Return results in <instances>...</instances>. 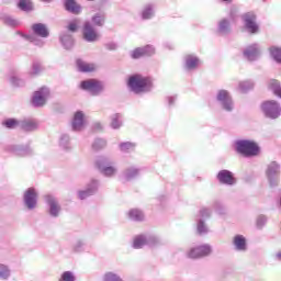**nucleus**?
I'll return each instance as SVG.
<instances>
[{
	"label": "nucleus",
	"instance_id": "f257e3e1",
	"mask_svg": "<svg viewBox=\"0 0 281 281\" xmlns=\"http://www.w3.org/2000/svg\"><path fill=\"white\" fill-rule=\"evenodd\" d=\"M127 89L135 95H142V93H150L153 91V79L142 74H134L127 78Z\"/></svg>",
	"mask_w": 281,
	"mask_h": 281
},
{
	"label": "nucleus",
	"instance_id": "f03ea898",
	"mask_svg": "<svg viewBox=\"0 0 281 281\" xmlns=\"http://www.w3.org/2000/svg\"><path fill=\"white\" fill-rule=\"evenodd\" d=\"M234 150L243 157H258L260 146L258 143L249 139H237L234 142Z\"/></svg>",
	"mask_w": 281,
	"mask_h": 281
},
{
	"label": "nucleus",
	"instance_id": "7ed1b4c3",
	"mask_svg": "<svg viewBox=\"0 0 281 281\" xmlns=\"http://www.w3.org/2000/svg\"><path fill=\"white\" fill-rule=\"evenodd\" d=\"M94 166L103 177L109 179L117 175V167L113 166V161L106 156H98L94 160Z\"/></svg>",
	"mask_w": 281,
	"mask_h": 281
},
{
	"label": "nucleus",
	"instance_id": "20e7f679",
	"mask_svg": "<svg viewBox=\"0 0 281 281\" xmlns=\"http://www.w3.org/2000/svg\"><path fill=\"white\" fill-rule=\"evenodd\" d=\"M241 21L248 34H258L260 32V25H258V15H256V12L248 11L241 14Z\"/></svg>",
	"mask_w": 281,
	"mask_h": 281
},
{
	"label": "nucleus",
	"instance_id": "39448f33",
	"mask_svg": "<svg viewBox=\"0 0 281 281\" xmlns=\"http://www.w3.org/2000/svg\"><path fill=\"white\" fill-rule=\"evenodd\" d=\"M215 100L217 104L226 111L227 113H232L234 111V98H232V93L225 89L217 90Z\"/></svg>",
	"mask_w": 281,
	"mask_h": 281
},
{
	"label": "nucleus",
	"instance_id": "423d86ee",
	"mask_svg": "<svg viewBox=\"0 0 281 281\" xmlns=\"http://www.w3.org/2000/svg\"><path fill=\"white\" fill-rule=\"evenodd\" d=\"M261 111L268 120H278L281 115V105L274 100L265 101L261 104Z\"/></svg>",
	"mask_w": 281,
	"mask_h": 281
},
{
	"label": "nucleus",
	"instance_id": "0eeeda50",
	"mask_svg": "<svg viewBox=\"0 0 281 281\" xmlns=\"http://www.w3.org/2000/svg\"><path fill=\"white\" fill-rule=\"evenodd\" d=\"M50 91L47 87H42L37 91H35L31 99V104L34 109H41L47 104V100H49Z\"/></svg>",
	"mask_w": 281,
	"mask_h": 281
},
{
	"label": "nucleus",
	"instance_id": "6e6552de",
	"mask_svg": "<svg viewBox=\"0 0 281 281\" xmlns=\"http://www.w3.org/2000/svg\"><path fill=\"white\" fill-rule=\"evenodd\" d=\"M266 177L270 188H277L280 183V164L278 161H271L266 170Z\"/></svg>",
	"mask_w": 281,
	"mask_h": 281
},
{
	"label": "nucleus",
	"instance_id": "1a4fd4ad",
	"mask_svg": "<svg viewBox=\"0 0 281 281\" xmlns=\"http://www.w3.org/2000/svg\"><path fill=\"white\" fill-rule=\"evenodd\" d=\"M23 204L29 212L36 210L38 205V193L36 192V189L31 187L24 191Z\"/></svg>",
	"mask_w": 281,
	"mask_h": 281
},
{
	"label": "nucleus",
	"instance_id": "9d476101",
	"mask_svg": "<svg viewBox=\"0 0 281 281\" xmlns=\"http://www.w3.org/2000/svg\"><path fill=\"white\" fill-rule=\"evenodd\" d=\"M79 87L82 91L90 93V95H100L102 93V83L95 79L82 80Z\"/></svg>",
	"mask_w": 281,
	"mask_h": 281
},
{
	"label": "nucleus",
	"instance_id": "9b49d317",
	"mask_svg": "<svg viewBox=\"0 0 281 281\" xmlns=\"http://www.w3.org/2000/svg\"><path fill=\"white\" fill-rule=\"evenodd\" d=\"M260 54H262V50L258 43L250 44L243 50L244 58L249 63H256L260 58Z\"/></svg>",
	"mask_w": 281,
	"mask_h": 281
},
{
	"label": "nucleus",
	"instance_id": "f8f14e48",
	"mask_svg": "<svg viewBox=\"0 0 281 281\" xmlns=\"http://www.w3.org/2000/svg\"><path fill=\"white\" fill-rule=\"evenodd\" d=\"M82 38L86 43H95L98 41L99 35L98 31H95V26L91 23V21L83 22L82 26Z\"/></svg>",
	"mask_w": 281,
	"mask_h": 281
},
{
	"label": "nucleus",
	"instance_id": "ddd939ff",
	"mask_svg": "<svg viewBox=\"0 0 281 281\" xmlns=\"http://www.w3.org/2000/svg\"><path fill=\"white\" fill-rule=\"evenodd\" d=\"M44 201L46 205L48 206V214L52 216V218H58L60 216V203H58V199L56 196L48 194L45 195Z\"/></svg>",
	"mask_w": 281,
	"mask_h": 281
},
{
	"label": "nucleus",
	"instance_id": "4468645a",
	"mask_svg": "<svg viewBox=\"0 0 281 281\" xmlns=\"http://www.w3.org/2000/svg\"><path fill=\"white\" fill-rule=\"evenodd\" d=\"M212 254V246L205 244L201 246L193 247L188 252V258H205Z\"/></svg>",
	"mask_w": 281,
	"mask_h": 281
},
{
	"label": "nucleus",
	"instance_id": "2eb2a0df",
	"mask_svg": "<svg viewBox=\"0 0 281 281\" xmlns=\"http://www.w3.org/2000/svg\"><path fill=\"white\" fill-rule=\"evenodd\" d=\"M216 179L221 186H236V177H234V172L227 169L220 170L216 175Z\"/></svg>",
	"mask_w": 281,
	"mask_h": 281
},
{
	"label": "nucleus",
	"instance_id": "dca6fc26",
	"mask_svg": "<svg viewBox=\"0 0 281 281\" xmlns=\"http://www.w3.org/2000/svg\"><path fill=\"white\" fill-rule=\"evenodd\" d=\"M98 188H100V181L91 180L90 183H88L86 190L78 191V199H80V201H85V199L93 196V194L98 192Z\"/></svg>",
	"mask_w": 281,
	"mask_h": 281
},
{
	"label": "nucleus",
	"instance_id": "f3484780",
	"mask_svg": "<svg viewBox=\"0 0 281 281\" xmlns=\"http://www.w3.org/2000/svg\"><path fill=\"white\" fill-rule=\"evenodd\" d=\"M143 170L142 167L130 166L124 169L122 177L125 181H135V179H138V177L142 176Z\"/></svg>",
	"mask_w": 281,
	"mask_h": 281
},
{
	"label": "nucleus",
	"instance_id": "a211bd4d",
	"mask_svg": "<svg viewBox=\"0 0 281 281\" xmlns=\"http://www.w3.org/2000/svg\"><path fill=\"white\" fill-rule=\"evenodd\" d=\"M201 67V59L194 54H189L184 56V69L186 71H195Z\"/></svg>",
	"mask_w": 281,
	"mask_h": 281
},
{
	"label": "nucleus",
	"instance_id": "6ab92c4d",
	"mask_svg": "<svg viewBox=\"0 0 281 281\" xmlns=\"http://www.w3.org/2000/svg\"><path fill=\"white\" fill-rule=\"evenodd\" d=\"M216 34L218 36H229L232 34V22L229 19L224 18L217 22Z\"/></svg>",
	"mask_w": 281,
	"mask_h": 281
},
{
	"label": "nucleus",
	"instance_id": "aec40b11",
	"mask_svg": "<svg viewBox=\"0 0 281 281\" xmlns=\"http://www.w3.org/2000/svg\"><path fill=\"white\" fill-rule=\"evenodd\" d=\"M31 30L33 36H37L38 38H49V29L45 23H34L31 25Z\"/></svg>",
	"mask_w": 281,
	"mask_h": 281
},
{
	"label": "nucleus",
	"instance_id": "412c9836",
	"mask_svg": "<svg viewBox=\"0 0 281 281\" xmlns=\"http://www.w3.org/2000/svg\"><path fill=\"white\" fill-rule=\"evenodd\" d=\"M154 54H155V46L153 45L138 47L131 52V56L134 60H137V58H142V56H154Z\"/></svg>",
	"mask_w": 281,
	"mask_h": 281
},
{
	"label": "nucleus",
	"instance_id": "4be33fe9",
	"mask_svg": "<svg viewBox=\"0 0 281 281\" xmlns=\"http://www.w3.org/2000/svg\"><path fill=\"white\" fill-rule=\"evenodd\" d=\"M64 9L66 12H69V14H82V5L78 3L76 0H63Z\"/></svg>",
	"mask_w": 281,
	"mask_h": 281
},
{
	"label": "nucleus",
	"instance_id": "5701e85b",
	"mask_svg": "<svg viewBox=\"0 0 281 281\" xmlns=\"http://www.w3.org/2000/svg\"><path fill=\"white\" fill-rule=\"evenodd\" d=\"M9 151L16 155V157H27L29 155H32V148L25 145H10Z\"/></svg>",
	"mask_w": 281,
	"mask_h": 281
},
{
	"label": "nucleus",
	"instance_id": "b1692460",
	"mask_svg": "<svg viewBox=\"0 0 281 281\" xmlns=\"http://www.w3.org/2000/svg\"><path fill=\"white\" fill-rule=\"evenodd\" d=\"M18 36H21V38H24V41H29V43H32L35 45V47L43 48L45 47V41L36 37V35L23 33L21 31H16Z\"/></svg>",
	"mask_w": 281,
	"mask_h": 281
},
{
	"label": "nucleus",
	"instance_id": "393cba45",
	"mask_svg": "<svg viewBox=\"0 0 281 281\" xmlns=\"http://www.w3.org/2000/svg\"><path fill=\"white\" fill-rule=\"evenodd\" d=\"M72 131H82V127L85 126V112L77 111L72 119Z\"/></svg>",
	"mask_w": 281,
	"mask_h": 281
},
{
	"label": "nucleus",
	"instance_id": "a878e982",
	"mask_svg": "<svg viewBox=\"0 0 281 281\" xmlns=\"http://www.w3.org/2000/svg\"><path fill=\"white\" fill-rule=\"evenodd\" d=\"M156 8L157 5L155 3L146 4L140 13L143 21H150V19H154Z\"/></svg>",
	"mask_w": 281,
	"mask_h": 281
},
{
	"label": "nucleus",
	"instance_id": "bb28decb",
	"mask_svg": "<svg viewBox=\"0 0 281 281\" xmlns=\"http://www.w3.org/2000/svg\"><path fill=\"white\" fill-rule=\"evenodd\" d=\"M90 23L93 27H104L106 23V13L104 12H97L91 16Z\"/></svg>",
	"mask_w": 281,
	"mask_h": 281
},
{
	"label": "nucleus",
	"instance_id": "cd10ccee",
	"mask_svg": "<svg viewBox=\"0 0 281 281\" xmlns=\"http://www.w3.org/2000/svg\"><path fill=\"white\" fill-rule=\"evenodd\" d=\"M233 245L236 251H247V238L243 235H236Z\"/></svg>",
	"mask_w": 281,
	"mask_h": 281
},
{
	"label": "nucleus",
	"instance_id": "c85d7f7f",
	"mask_svg": "<svg viewBox=\"0 0 281 281\" xmlns=\"http://www.w3.org/2000/svg\"><path fill=\"white\" fill-rule=\"evenodd\" d=\"M20 128L26 132L36 131V128H38V123L32 119L20 120Z\"/></svg>",
	"mask_w": 281,
	"mask_h": 281
},
{
	"label": "nucleus",
	"instance_id": "c756f323",
	"mask_svg": "<svg viewBox=\"0 0 281 281\" xmlns=\"http://www.w3.org/2000/svg\"><path fill=\"white\" fill-rule=\"evenodd\" d=\"M16 7L21 12H26V14L34 12V1L32 0H19Z\"/></svg>",
	"mask_w": 281,
	"mask_h": 281
},
{
	"label": "nucleus",
	"instance_id": "7c9ffc66",
	"mask_svg": "<svg viewBox=\"0 0 281 281\" xmlns=\"http://www.w3.org/2000/svg\"><path fill=\"white\" fill-rule=\"evenodd\" d=\"M59 147L61 150H66V153H69L71 150V137L69 134H61L59 136Z\"/></svg>",
	"mask_w": 281,
	"mask_h": 281
},
{
	"label": "nucleus",
	"instance_id": "2f4dec72",
	"mask_svg": "<svg viewBox=\"0 0 281 281\" xmlns=\"http://www.w3.org/2000/svg\"><path fill=\"white\" fill-rule=\"evenodd\" d=\"M130 221H134L135 223H142V221H144V211L139 210V209H132L128 211L127 214Z\"/></svg>",
	"mask_w": 281,
	"mask_h": 281
},
{
	"label": "nucleus",
	"instance_id": "473e14b6",
	"mask_svg": "<svg viewBox=\"0 0 281 281\" xmlns=\"http://www.w3.org/2000/svg\"><path fill=\"white\" fill-rule=\"evenodd\" d=\"M72 251L75 254H82L87 251V240L82 238H78L72 244Z\"/></svg>",
	"mask_w": 281,
	"mask_h": 281
},
{
	"label": "nucleus",
	"instance_id": "72a5a7b5",
	"mask_svg": "<svg viewBox=\"0 0 281 281\" xmlns=\"http://www.w3.org/2000/svg\"><path fill=\"white\" fill-rule=\"evenodd\" d=\"M0 20L8 27H19V25H21V21H19L18 19H14L13 16L8 15V14L1 15Z\"/></svg>",
	"mask_w": 281,
	"mask_h": 281
},
{
	"label": "nucleus",
	"instance_id": "f704fd0d",
	"mask_svg": "<svg viewBox=\"0 0 281 281\" xmlns=\"http://www.w3.org/2000/svg\"><path fill=\"white\" fill-rule=\"evenodd\" d=\"M59 41L66 49H71L74 47V36H71L69 33H63L59 36Z\"/></svg>",
	"mask_w": 281,
	"mask_h": 281
},
{
	"label": "nucleus",
	"instance_id": "c9c22d12",
	"mask_svg": "<svg viewBox=\"0 0 281 281\" xmlns=\"http://www.w3.org/2000/svg\"><path fill=\"white\" fill-rule=\"evenodd\" d=\"M268 89L272 91L277 95V98H281V85L277 79H270L268 81Z\"/></svg>",
	"mask_w": 281,
	"mask_h": 281
},
{
	"label": "nucleus",
	"instance_id": "e433bc0d",
	"mask_svg": "<svg viewBox=\"0 0 281 281\" xmlns=\"http://www.w3.org/2000/svg\"><path fill=\"white\" fill-rule=\"evenodd\" d=\"M133 249H144L146 246V235L140 234L134 237L133 244H132Z\"/></svg>",
	"mask_w": 281,
	"mask_h": 281
},
{
	"label": "nucleus",
	"instance_id": "4c0bfd02",
	"mask_svg": "<svg viewBox=\"0 0 281 281\" xmlns=\"http://www.w3.org/2000/svg\"><path fill=\"white\" fill-rule=\"evenodd\" d=\"M45 71V67H43V64L41 61L35 60L32 63L30 76H41Z\"/></svg>",
	"mask_w": 281,
	"mask_h": 281
},
{
	"label": "nucleus",
	"instance_id": "58836bf2",
	"mask_svg": "<svg viewBox=\"0 0 281 281\" xmlns=\"http://www.w3.org/2000/svg\"><path fill=\"white\" fill-rule=\"evenodd\" d=\"M110 126L113 128V131H119V128H122V114H112Z\"/></svg>",
	"mask_w": 281,
	"mask_h": 281
},
{
	"label": "nucleus",
	"instance_id": "ea45409f",
	"mask_svg": "<svg viewBox=\"0 0 281 281\" xmlns=\"http://www.w3.org/2000/svg\"><path fill=\"white\" fill-rule=\"evenodd\" d=\"M136 146L137 145L133 142H123V143L119 144V150L121 153L128 154V153H133V150H135Z\"/></svg>",
	"mask_w": 281,
	"mask_h": 281
},
{
	"label": "nucleus",
	"instance_id": "a19ab883",
	"mask_svg": "<svg viewBox=\"0 0 281 281\" xmlns=\"http://www.w3.org/2000/svg\"><path fill=\"white\" fill-rule=\"evenodd\" d=\"M145 243L147 247H157V245L160 244V240L155 234H145Z\"/></svg>",
	"mask_w": 281,
	"mask_h": 281
},
{
	"label": "nucleus",
	"instance_id": "79ce46f5",
	"mask_svg": "<svg viewBox=\"0 0 281 281\" xmlns=\"http://www.w3.org/2000/svg\"><path fill=\"white\" fill-rule=\"evenodd\" d=\"M196 232L200 236H205V234L210 232V228H207V224H205V220L198 218Z\"/></svg>",
	"mask_w": 281,
	"mask_h": 281
},
{
	"label": "nucleus",
	"instance_id": "37998d69",
	"mask_svg": "<svg viewBox=\"0 0 281 281\" xmlns=\"http://www.w3.org/2000/svg\"><path fill=\"white\" fill-rule=\"evenodd\" d=\"M269 52H270L271 58L274 61H277L279 65H281V48L278 46H271Z\"/></svg>",
	"mask_w": 281,
	"mask_h": 281
},
{
	"label": "nucleus",
	"instance_id": "c03bdc74",
	"mask_svg": "<svg viewBox=\"0 0 281 281\" xmlns=\"http://www.w3.org/2000/svg\"><path fill=\"white\" fill-rule=\"evenodd\" d=\"M254 87L255 83L252 80H245L239 82V91H241V93H248V91H251Z\"/></svg>",
	"mask_w": 281,
	"mask_h": 281
},
{
	"label": "nucleus",
	"instance_id": "a18cd8bd",
	"mask_svg": "<svg viewBox=\"0 0 281 281\" xmlns=\"http://www.w3.org/2000/svg\"><path fill=\"white\" fill-rule=\"evenodd\" d=\"M10 276H12V270H10V267L0 263V280H9Z\"/></svg>",
	"mask_w": 281,
	"mask_h": 281
},
{
	"label": "nucleus",
	"instance_id": "49530a36",
	"mask_svg": "<svg viewBox=\"0 0 281 281\" xmlns=\"http://www.w3.org/2000/svg\"><path fill=\"white\" fill-rule=\"evenodd\" d=\"M77 67L79 71L82 74H89L90 71H93V67H91L89 64L82 61L81 59L77 60Z\"/></svg>",
	"mask_w": 281,
	"mask_h": 281
},
{
	"label": "nucleus",
	"instance_id": "de8ad7c7",
	"mask_svg": "<svg viewBox=\"0 0 281 281\" xmlns=\"http://www.w3.org/2000/svg\"><path fill=\"white\" fill-rule=\"evenodd\" d=\"M20 124H21V121L16 120V119H7L4 122H3V126H5V128H20Z\"/></svg>",
	"mask_w": 281,
	"mask_h": 281
},
{
	"label": "nucleus",
	"instance_id": "09e8293b",
	"mask_svg": "<svg viewBox=\"0 0 281 281\" xmlns=\"http://www.w3.org/2000/svg\"><path fill=\"white\" fill-rule=\"evenodd\" d=\"M106 147V139L104 138H95L92 143V149L102 150V148Z\"/></svg>",
	"mask_w": 281,
	"mask_h": 281
},
{
	"label": "nucleus",
	"instance_id": "8fccbe9b",
	"mask_svg": "<svg viewBox=\"0 0 281 281\" xmlns=\"http://www.w3.org/2000/svg\"><path fill=\"white\" fill-rule=\"evenodd\" d=\"M9 81L13 87H23V85H25V81H23V79L18 78L14 74L10 75Z\"/></svg>",
	"mask_w": 281,
	"mask_h": 281
},
{
	"label": "nucleus",
	"instance_id": "3c124183",
	"mask_svg": "<svg viewBox=\"0 0 281 281\" xmlns=\"http://www.w3.org/2000/svg\"><path fill=\"white\" fill-rule=\"evenodd\" d=\"M267 221L268 218L266 217V215H259L256 220L257 229H262V227L267 225Z\"/></svg>",
	"mask_w": 281,
	"mask_h": 281
},
{
	"label": "nucleus",
	"instance_id": "603ef678",
	"mask_svg": "<svg viewBox=\"0 0 281 281\" xmlns=\"http://www.w3.org/2000/svg\"><path fill=\"white\" fill-rule=\"evenodd\" d=\"M59 281H76V276L71 271H65L59 278Z\"/></svg>",
	"mask_w": 281,
	"mask_h": 281
},
{
	"label": "nucleus",
	"instance_id": "864d4df0",
	"mask_svg": "<svg viewBox=\"0 0 281 281\" xmlns=\"http://www.w3.org/2000/svg\"><path fill=\"white\" fill-rule=\"evenodd\" d=\"M213 209L215 210L216 213H218L220 215L225 214V207L223 206V204L218 201L213 203Z\"/></svg>",
	"mask_w": 281,
	"mask_h": 281
},
{
	"label": "nucleus",
	"instance_id": "5fc2aeb1",
	"mask_svg": "<svg viewBox=\"0 0 281 281\" xmlns=\"http://www.w3.org/2000/svg\"><path fill=\"white\" fill-rule=\"evenodd\" d=\"M212 216V210L210 209H202L200 210V217L202 221H205V218H210Z\"/></svg>",
	"mask_w": 281,
	"mask_h": 281
},
{
	"label": "nucleus",
	"instance_id": "6e6d98bb",
	"mask_svg": "<svg viewBox=\"0 0 281 281\" xmlns=\"http://www.w3.org/2000/svg\"><path fill=\"white\" fill-rule=\"evenodd\" d=\"M166 102H167V106L169 109H172V106H175V104L177 103V95H169L166 97Z\"/></svg>",
	"mask_w": 281,
	"mask_h": 281
},
{
	"label": "nucleus",
	"instance_id": "4d7b16f0",
	"mask_svg": "<svg viewBox=\"0 0 281 281\" xmlns=\"http://www.w3.org/2000/svg\"><path fill=\"white\" fill-rule=\"evenodd\" d=\"M67 30L68 32H72V33L78 32V20H74L70 23H68Z\"/></svg>",
	"mask_w": 281,
	"mask_h": 281
},
{
	"label": "nucleus",
	"instance_id": "13d9d810",
	"mask_svg": "<svg viewBox=\"0 0 281 281\" xmlns=\"http://www.w3.org/2000/svg\"><path fill=\"white\" fill-rule=\"evenodd\" d=\"M104 47L109 49V52H115V49H117V45L114 42L106 43Z\"/></svg>",
	"mask_w": 281,
	"mask_h": 281
},
{
	"label": "nucleus",
	"instance_id": "bf43d9fd",
	"mask_svg": "<svg viewBox=\"0 0 281 281\" xmlns=\"http://www.w3.org/2000/svg\"><path fill=\"white\" fill-rule=\"evenodd\" d=\"M93 131H102L104 126L100 122H95L92 126Z\"/></svg>",
	"mask_w": 281,
	"mask_h": 281
},
{
	"label": "nucleus",
	"instance_id": "052dcab7",
	"mask_svg": "<svg viewBox=\"0 0 281 281\" xmlns=\"http://www.w3.org/2000/svg\"><path fill=\"white\" fill-rule=\"evenodd\" d=\"M229 19L232 21H234V19H236V10L235 9H231V11H229Z\"/></svg>",
	"mask_w": 281,
	"mask_h": 281
},
{
	"label": "nucleus",
	"instance_id": "680f3d73",
	"mask_svg": "<svg viewBox=\"0 0 281 281\" xmlns=\"http://www.w3.org/2000/svg\"><path fill=\"white\" fill-rule=\"evenodd\" d=\"M273 259L277 260L278 262H281V250L274 254Z\"/></svg>",
	"mask_w": 281,
	"mask_h": 281
},
{
	"label": "nucleus",
	"instance_id": "e2e57ef3",
	"mask_svg": "<svg viewBox=\"0 0 281 281\" xmlns=\"http://www.w3.org/2000/svg\"><path fill=\"white\" fill-rule=\"evenodd\" d=\"M41 1H44L45 3H49V1H52V0H41Z\"/></svg>",
	"mask_w": 281,
	"mask_h": 281
},
{
	"label": "nucleus",
	"instance_id": "0e129e2a",
	"mask_svg": "<svg viewBox=\"0 0 281 281\" xmlns=\"http://www.w3.org/2000/svg\"><path fill=\"white\" fill-rule=\"evenodd\" d=\"M221 1H223V2H228V1H232V0H221Z\"/></svg>",
	"mask_w": 281,
	"mask_h": 281
},
{
	"label": "nucleus",
	"instance_id": "69168bd1",
	"mask_svg": "<svg viewBox=\"0 0 281 281\" xmlns=\"http://www.w3.org/2000/svg\"><path fill=\"white\" fill-rule=\"evenodd\" d=\"M261 1H263V3L267 2V0H261Z\"/></svg>",
	"mask_w": 281,
	"mask_h": 281
},
{
	"label": "nucleus",
	"instance_id": "338daca9",
	"mask_svg": "<svg viewBox=\"0 0 281 281\" xmlns=\"http://www.w3.org/2000/svg\"><path fill=\"white\" fill-rule=\"evenodd\" d=\"M88 1H93V0H88Z\"/></svg>",
	"mask_w": 281,
	"mask_h": 281
}]
</instances>
